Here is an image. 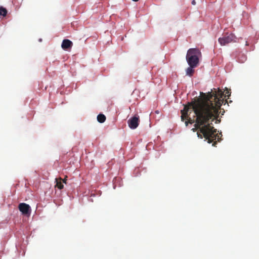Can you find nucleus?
<instances>
[{
  "instance_id": "obj_1",
  "label": "nucleus",
  "mask_w": 259,
  "mask_h": 259,
  "mask_svg": "<svg viewBox=\"0 0 259 259\" xmlns=\"http://www.w3.org/2000/svg\"><path fill=\"white\" fill-rule=\"evenodd\" d=\"M201 96L196 100L193 101L185 105L181 112V120L185 121L186 126L188 123H195V128L192 130L195 132L198 130V137L202 139L204 138L208 143L213 142L212 146H215L218 141L221 138L216 133L217 130L212 126V122L217 118L219 112L223 103H228L227 100H224V92L220 89L211 90L207 93L201 94ZM231 96L230 90H226L225 97L229 98Z\"/></svg>"
},
{
  "instance_id": "obj_2",
  "label": "nucleus",
  "mask_w": 259,
  "mask_h": 259,
  "mask_svg": "<svg viewBox=\"0 0 259 259\" xmlns=\"http://www.w3.org/2000/svg\"><path fill=\"white\" fill-rule=\"evenodd\" d=\"M200 54V51L198 49L193 48L188 50L186 60L190 67H196L197 66L199 63L198 57Z\"/></svg>"
},
{
  "instance_id": "obj_3",
  "label": "nucleus",
  "mask_w": 259,
  "mask_h": 259,
  "mask_svg": "<svg viewBox=\"0 0 259 259\" xmlns=\"http://www.w3.org/2000/svg\"><path fill=\"white\" fill-rule=\"evenodd\" d=\"M236 36L233 33L223 34L222 36L218 39V41L221 46H225L229 43L235 42Z\"/></svg>"
},
{
  "instance_id": "obj_4",
  "label": "nucleus",
  "mask_w": 259,
  "mask_h": 259,
  "mask_svg": "<svg viewBox=\"0 0 259 259\" xmlns=\"http://www.w3.org/2000/svg\"><path fill=\"white\" fill-rule=\"evenodd\" d=\"M18 208L19 210L24 215H29L31 213V208L30 206L25 203H21L19 204Z\"/></svg>"
},
{
  "instance_id": "obj_5",
  "label": "nucleus",
  "mask_w": 259,
  "mask_h": 259,
  "mask_svg": "<svg viewBox=\"0 0 259 259\" xmlns=\"http://www.w3.org/2000/svg\"><path fill=\"white\" fill-rule=\"evenodd\" d=\"M139 117L134 116L128 120V124L129 127L132 129L136 128L139 125Z\"/></svg>"
},
{
  "instance_id": "obj_6",
  "label": "nucleus",
  "mask_w": 259,
  "mask_h": 259,
  "mask_svg": "<svg viewBox=\"0 0 259 259\" xmlns=\"http://www.w3.org/2000/svg\"><path fill=\"white\" fill-rule=\"evenodd\" d=\"M72 42L71 40L67 39H64L61 45V47L62 49L64 50H67L68 49H70L72 47Z\"/></svg>"
},
{
  "instance_id": "obj_7",
  "label": "nucleus",
  "mask_w": 259,
  "mask_h": 259,
  "mask_svg": "<svg viewBox=\"0 0 259 259\" xmlns=\"http://www.w3.org/2000/svg\"><path fill=\"white\" fill-rule=\"evenodd\" d=\"M56 184L55 185L56 187H57L59 189H62L63 188L64 186L62 182V179L61 178H56Z\"/></svg>"
},
{
  "instance_id": "obj_8",
  "label": "nucleus",
  "mask_w": 259,
  "mask_h": 259,
  "mask_svg": "<svg viewBox=\"0 0 259 259\" xmlns=\"http://www.w3.org/2000/svg\"><path fill=\"white\" fill-rule=\"evenodd\" d=\"M106 119V116L103 114H100L97 116V120L100 123L105 122Z\"/></svg>"
},
{
  "instance_id": "obj_9",
  "label": "nucleus",
  "mask_w": 259,
  "mask_h": 259,
  "mask_svg": "<svg viewBox=\"0 0 259 259\" xmlns=\"http://www.w3.org/2000/svg\"><path fill=\"white\" fill-rule=\"evenodd\" d=\"M194 67H189L186 69V75L192 76L193 75L194 70L193 69Z\"/></svg>"
},
{
  "instance_id": "obj_10",
  "label": "nucleus",
  "mask_w": 259,
  "mask_h": 259,
  "mask_svg": "<svg viewBox=\"0 0 259 259\" xmlns=\"http://www.w3.org/2000/svg\"><path fill=\"white\" fill-rule=\"evenodd\" d=\"M246 56L243 54L240 55L238 57V61L240 63H244L246 60Z\"/></svg>"
},
{
  "instance_id": "obj_11",
  "label": "nucleus",
  "mask_w": 259,
  "mask_h": 259,
  "mask_svg": "<svg viewBox=\"0 0 259 259\" xmlns=\"http://www.w3.org/2000/svg\"><path fill=\"white\" fill-rule=\"evenodd\" d=\"M7 14V10L6 8L0 7V15L5 16Z\"/></svg>"
},
{
  "instance_id": "obj_12",
  "label": "nucleus",
  "mask_w": 259,
  "mask_h": 259,
  "mask_svg": "<svg viewBox=\"0 0 259 259\" xmlns=\"http://www.w3.org/2000/svg\"><path fill=\"white\" fill-rule=\"evenodd\" d=\"M192 4L195 5L196 4V2L195 0H193L192 2Z\"/></svg>"
},
{
  "instance_id": "obj_13",
  "label": "nucleus",
  "mask_w": 259,
  "mask_h": 259,
  "mask_svg": "<svg viewBox=\"0 0 259 259\" xmlns=\"http://www.w3.org/2000/svg\"><path fill=\"white\" fill-rule=\"evenodd\" d=\"M62 181H63V183H66V179H64V180L62 179Z\"/></svg>"
},
{
  "instance_id": "obj_14",
  "label": "nucleus",
  "mask_w": 259,
  "mask_h": 259,
  "mask_svg": "<svg viewBox=\"0 0 259 259\" xmlns=\"http://www.w3.org/2000/svg\"><path fill=\"white\" fill-rule=\"evenodd\" d=\"M246 45H247H247H248V44H247V41H246Z\"/></svg>"
}]
</instances>
